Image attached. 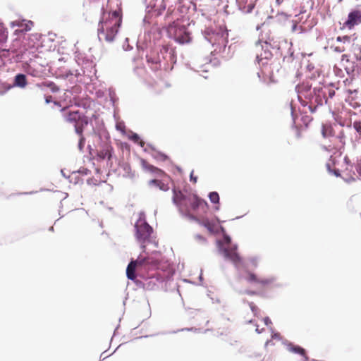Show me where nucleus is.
I'll return each instance as SVG.
<instances>
[{"mask_svg": "<svg viewBox=\"0 0 361 361\" xmlns=\"http://www.w3.org/2000/svg\"><path fill=\"white\" fill-rule=\"evenodd\" d=\"M291 23H292L291 31L293 32L297 31L298 30H300V33H302L304 32L302 28L297 25L295 20H291Z\"/></svg>", "mask_w": 361, "mask_h": 361, "instance_id": "3c124183", "label": "nucleus"}, {"mask_svg": "<svg viewBox=\"0 0 361 361\" xmlns=\"http://www.w3.org/2000/svg\"><path fill=\"white\" fill-rule=\"evenodd\" d=\"M257 259V257H251L249 259L250 263L255 268L257 267L258 266Z\"/></svg>", "mask_w": 361, "mask_h": 361, "instance_id": "338daca9", "label": "nucleus"}, {"mask_svg": "<svg viewBox=\"0 0 361 361\" xmlns=\"http://www.w3.org/2000/svg\"><path fill=\"white\" fill-rule=\"evenodd\" d=\"M249 307L253 315L257 318H259L261 312L260 309L254 302L249 303Z\"/></svg>", "mask_w": 361, "mask_h": 361, "instance_id": "c9c22d12", "label": "nucleus"}, {"mask_svg": "<svg viewBox=\"0 0 361 361\" xmlns=\"http://www.w3.org/2000/svg\"><path fill=\"white\" fill-rule=\"evenodd\" d=\"M168 259L165 258L160 251L154 250L149 255L143 256L140 253L136 259L130 258L126 270V276L128 280L135 279V268L139 271H147L158 269H163L166 267Z\"/></svg>", "mask_w": 361, "mask_h": 361, "instance_id": "f03ea898", "label": "nucleus"}, {"mask_svg": "<svg viewBox=\"0 0 361 361\" xmlns=\"http://www.w3.org/2000/svg\"><path fill=\"white\" fill-rule=\"evenodd\" d=\"M355 34L353 35H343V36H338L336 37V42H342V43H349L351 40L352 37L355 36Z\"/></svg>", "mask_w": 361, "mask_h": 361, "instance_id": "58836bf2", "label": "nucleus"}, {"mask_svg": "<svg viewBox=\"0 0 361 361\" xmlns=\"http://www.w3.org/2000/svg\"><path fill=\"white\" fill-rule=\"evenodd\" d=\"M110 101L113 107L115 109L116 105L118 104V98L116 95H110Z\"/></svg>", "mask_w": 361, "mask_h": 361, "instance_id": "e2e57ef3", "label": "nucleus"}, {"mask_svg": "<svg viewBox=\"0 0 361 361\" xmlns=\"http://www.w3.org/2000/svg\"><path fill=\"white\" fill-rule=\"evenodd\" d=\"M195 238L196 240H199L200 242H201V243H202L204 244L207 243V238L204 235H202L201 234H199V233L196 234L195 235Z\"/></svg>", "mask_w": 361, "mask_h": 361, "instance_id": "4d7b16f0", "label": "nucleus"}, {"mask_svg": "<svg viewBox=\"0 0 361 361\" xmlns=\"http://www.w3.org/2000/svg\"><path fill=\"white\" fill-rule=\"evenodd\" d=\"M290 17H291V15H289L283 11H281L277 13L276 16L274 17V19L275 18L279 23L283 24L286 22Z\"/></svg>", "mask_w": 361, "mask_h": 361, "instance_id": "bb28decb", "label": "nucleus"}, {"mask_svg": "<svg viewBox=\"0 0 361 361\" xmlns=\"http://www.w3.org/2000/svg\"><path fill=\"white\" fill-rule=\"evenodd\" d=\"M215 245L216 247V250L218 253L221 255L225 260H231V257L228 253V250L226 247L223 246L221 241L219 239H216Z\"/></svg>", "mask_w": 361, "mask_h": 361, "instance_id": "aec40b11", "label": "nucleus"}, {"mask_svg": "<svg viewBox=\"0 0 361 361\" xmlns=\"http://www.w3.org/2000/svg\"><path fill=\"white\" fill-rule=\"evenodd\" d=\"M243 293L246 295H251V296L257 295V296H260V297H264V295H265L264 292L257 291V290H250V289L244 290Z\"/></svg>", "mask_w": 361, "mask_h": 361, "instance_id": "4c0bfd02", "label": "nucleus"}, {"mask_svg": "<svg viewBox=\"0 0 361 361\" xmlns=\"http://www.w3.org/2000/svg\"><path fill=\"white\" fill-rule=\"evenodd\" d=\"M82 128H85V127H86L87 126H88L89 124H91L92 126V120L89 117H85L82 121Z\"/></svg>", "mask_w": 361, "mask_h": 361, "instance_id": "680f3d73", "label": "nucleus"}, {"mask_svg": "<svg viewBox=\"0 0 361 361\" xmlns=\"http://www.w3.org/2000/svg\"><path fill=\"white\" fill-rule=\"evenodd\" d=\"M121 24V17L118 11L113 10L106 13L102 9L97 29L99 39L101 41L104 37L106 42H113L119 32Z\"/></svg>", "mask_w": 361, "mask_h": 361, "instance_id": "7ed1b4c3", "label": "nucleus"}, {"mask_svg": "<svg viewBox=\"0 0 361 361\" xmlns=\"http://www.w3.org/2000/svg\"><path fill=\"white\" fill-rule=\"evenodd\" d=\"M75 60L79 66L87 63V59H86V57L83 56V55L80 54L78 51H76L75 52Z\"/></svg>", "mask_w": 361, "mask_h": 361, "instance_id": "473e14b6", "label": "nucleus"}, {"mask_svg": "<svg viewBox=\"0 0 361 361\" xmlns=\"http://www.w3.org/2000/svg\"><path fill=\"white\" fill-rule=\"evenodd\" d=\"M164 32L167 33L169 38L181 45L190 44L192 39L191 32L184 25H179L173 32L163 30Z\"/></svg>", "mask_w": 361, "mask_h": 361, "instance_id": "423d86ee", "label": "nucleus"}, {"mask_svg": "<svg viewBox=\"0 0 361 361\" xmlns=\"http://www.w3.org/2000/svg\"><path fill=\"white\" fill-rule=\"evenodd\" d=\"M62 78H64V79H69V81L71 82V83H74L75 82V77H73V71L72 70H71V69L66 70L62 73Z\"/></svg>", "mask_w": 361, "mask_h": 361, "instance_id": "72a5a7b5", "label": "nucleus"}, {"mask_svg": "<svg viewBox=\"0 0 361 361\" xmlns=\"http://www.w3.org/2000/svg\"><path fill=\"white\" fill-rule=\"evenodd\" d=\"M190 181L192 183H196L198 180V176L194 175V170H192L189 176Z\"/></svg>", "mask_w": 361, "mask_h": 361, "instance_id": "052dcab7", "label": "nucleus"}, {"mask_svg": "<svg viewBox=\"0 0 361 361\" xmlns=\"http://www.w3.org/2000/svg\"><path fill=\"white\" fill-rule=\"evenodd\" d=\"M151 155L157 161H166L169 159V157L166 153L159 149H156V151L151 153Z\"/></svg>", "mask_w": 361, "mask_h": 361, "instance_id": "a878e982", "label": "nucleus"}, {"mask_svg": "<svg viewBox=\"0 0 361 361\" xmlns=\"http://www.w3.org/2000/svg\"><path fill=\"white\" fill-rule=\"evenodd\" d=\"M160 190L166 192L170 189L169 183H166L162 180H159L158 187Z\"/></svg>", "mask_w": 361, "mask_h": 361, "instance_id": "a18cd8bd", "label": "nucleus"}, {"mask_svg": "<svg viewBox=\"0 0 361 361\" xmlns=\"http://www.w3.org/2000/svg\"><path fill=\"white\" fill-rule=\"evenodd\" d=\"M128 138L129 140L132 141L135 144L138 145L141 147H142V150L145 152H149L147 147H145V141L143 140L142 137L137 133L133 132L132 130H130Z\"/></svg>", "mask_w": 361, "mask_h": 361, "instance_id": "6ab92c4d", "label": "nucleus"}, {"mask_svg": "<svg viewBox=\"0 0 361 361\" xmlns=\"http://www.w3.org/2000/svg\"><path fill=\"white\" fill-rule=\"evenodd\" d=\"M257 0H236L238 9L245 13H250L256 6Z\"/></svg>", "mask_w": 361, "mask_h": 361, "instance_id": "dca6fc26", "label": "nucleus"}, {"mask_svg": "<svg viewBox=\"0 0 361 361\" xmlns=\"http://www.w3.org/2000/svg\"><path fill=\"white\" fill-rule=\"evenodd\" d=\"M134 230V236L136 241L140 244V247L142 250V253H145V255H148L147 252V243H152V234L154 233H145L141 232L140 229L137 227V225L133 226Z\"/></svg>", "mask_w": 361, "mask_h": 361, "instance_id": "1a4fd4ad", "label": "nucleus"}, {"mask_svg": "<svg viewBox=\"0 0 361 361\" xmlns=\"http://www.w3.org/2000/svg\"><path fill=\"white\" fill-rule=\"evenodd\" d=\"M262 321H263L264 325L267 326H269L270 325L272 324V322H271L270 317H268V316L264 317L262 319Z\"/></svg>", "mask_w": 361, "mask_h": 361, "instance_id": "69168bd1", "label": "nucleus"}, {"mask_svg": "<svg viewBox=\"0 0 361 361\" xmlns=\"http://www.w3.org/2000/svg\"><path fill=\"white\" fill-rule=\"evenodd\" d=\"M85 145V137L84 136H80L78 140V148L80 152H83L84 147Z\"/></svg>", "mask_w": 361, "mask_h": 361, "instance_id": "49530a36", "label": "nucleus"}, {"mask_svg": "<svg viewBox=\"0 0 361 361\" xmlns=\"http://www.w3.org/2000/svg\"><path fill=\"white\" fill-rule=\"evenodd\" d=\"M178 192L180 200L183 201V203L178 201V202L181 205L184 211L190 213V210L197 211L201 209L203 212H205L209 209V205L207 201L200 197L197 194L195 193L190 197L189 195L182 194L180 190Z\"/></svg>", "mask_w": 361, "mask_h": 361, "instance_id": "39448f33", "label": "nucleus"}, {"mask_svg": "<svg viewBox=\"0 0 361 361\" xmlns=\"http://www.w3.org/2000/svg\"><path fill=\"white\" fill-rule=\"evenodd\" d=\"M269 330L271 331V339H275V340H277V341H281V342L283 341V340H286L285 338H283L281 336V334L279 331H276L272 327H269Z\"/></svg>", "mask_w": 361, "mask_h": 361, "instance_id": "f704fd0d", "label": "nucleus"}, {"mask_svg": "<svg viewBox=\"0 0 361 361\" xmlns=\"http://www.w3.org/2000/svg\"><path fill=\"white\" fill-rule=\"evenodd\" d=\"M289 44H290V47L288 48V56L289 58H290V62H292L294 59H295V56H294V49L293 48V44L292 42H289Z\"/></svg>", "mask_w": 361, "mask_h": 361, "instance_id": "09e8293b", "label": "nucleus"}, {"mask_svg": "<svg viewBox=\"0 0 361 361\" xmlns=\"http://www.w3.org/2000/svg\"><path fill=\"white\" fill-rule=\"evenodd\" d=\"M92 134L98 137L99 141L110 138V135L104 126L103 121H97L96 127L92 126Z\"/></svg>", "mask_w": 361, "mask_h": 361, "instance_id": "4468645a", "label": "nucleus"}, {"mask_svg": "<svg viewBox=\"0 0 361 361\" xmlns=\"http://www.w3.org/2000/svg\"><path fill=\"white\" fill-rule=\"evenodd\" d=\"M311 90H312V93L316 96V97L317 99H319L318 106H323L324 100V103L327 104L328 101L325 98V93L323 92V90L322 87H313L312 89L311 88Z\"/></svg>", "mask_w": 361, "mask_h": 361, "instance_id": "4be33fe9", "label": "nucleus"}, {"mask_svg": "<svg viewBox=\"0 0 361 361\" xmlns=\"http://www.w3.org/2000/svg\"><path fill=\"white\" fill-rule=\"evenodd\" d=\"M308 106V109H309V111L312 113V114H314L317 112L318 108L320 106H318V103H316V104H314V103H310L308 104L307 105Z\"/></svg>", "mask_w": 361, "mask_h": 361, "instance_id": "8fccbe9b", "label": "nucleus"}, {"mask_svg": "<svg viewBox=\"0 0 361 361\" xmlns=\"http://www.w3.org/2000/svg\"><path fill=\"white\" fill-rule=\"evenodd\" d=\"M47 86L53 93H56L60 90L59 87L52 81H47Z\"/></svg>", "mask_w": 361, "mask_h": 361, "instance_id": "ea45409f", "label": "nucleus"}, {"mask_svg": "<svg viewBox=\"0 0 361 361\" xmlns=\"http://www.w3.org/2000/svg\"><path fill=\"white\" fill-rule=\"evenodd\" d=\"M199 329L195 328V327H185V328H183V329H178L177 331H173L172 333L173 334H176L177 332H179V331H197Z\"/></svg>", "mask_w": 361, "mask_h": 361, "instance_id": "603ef678", "label": "nucleus"}, {"mask_svg": "<svg viewBox=\"0 0 361 361\" xmlns=\"http://www.w3.org/2000/svg\"><path fill=\"white\" fill-rule=\"evenodd\" d=\"M360 23L361 9L355 8L349 11L347 18L343 23V27H341V29L343 30L344 27H345L348 30H353L355 26L360 25Z\"/></svg>", "mask_w": 361, "mask_h": 361, "instance_id": "9d476101", "label": "nucleus"}, {"mask_svg": "<svg viewBox=\"0 0 361 361\" xmlns=\"http://www.w3.org/2000/svg\"><path fill=\"white\" fill-rule=\"evenodd\" d=\"M265 45L268 46L270 49L275 51L276 55L282 56L281 45L279 42L275 41L273 38L269 37L267 40L264 42Z\"/></svg>", "mask_w": 361, "mask_h": 361, "instance_id": "b1692460", "label": "nucleus"}, {"mask_svg": "<svg viewBox=\"0 0 361 361\" xmlns=\"http://www.w3.org/2000/svg\"><path fill=\"white\" fill-rule=\"evenodd\" d=\"M24 25H21L20 27V31H23V32H27L30 31L32 29V27L33 26L34 23L32 20H24Z\"/></svg>", "mask_w": 361, "mask_h": 361, "instance_id": "e433bc0d", "label": "nucleus"}, {"mask_svg": "<svg viewBox=\"0 0 361 361\" xmlns=\"http://www.w3.org/2000/svg\"><path fill=\"white\" fill-rule=\"evenodd\" d=\"M166 277L162 274L148 275L140 274V279L135 276V280H131L135 284L146 290H157L166 285Z\"/></svg>", "mask_w": 361, "mask_h": 361, "instance_id": "20e7f679", "label": "nucleus"}, {"mask_svg": "<svg viewBox=\"0 0 361 361\" xmlns=\"http://www.w3.org/2000/svg\"><path fill=\"white\" fill-rule=\"evenodd\" d=\"M27 84L28 81L27 75L23 73H18L13 78V83L11 85L5 87L3 91H0V95H4L11 88L18 87L20 89H24L27 87Z\"/></svg>", "mask_w": 361, "mask_h": 361, "instance_id": "f8f14e48", "label": "nucleus"}, {"mask_svg": "<svg viewBox=\"0 0 361 361\" xmlns=\"http://www.w3.org/2000/svg\"><path fill=\"white\" fill-rule=\"evenodd\" d=\"M119 165L126 173L125 174H123V177L129 178L130 179H133L135 177V172L132 171L130 164L126 162H122Z\"/></svg>", "mask_w": 361, "mask_h": 361, "instance_id": "393cba45", "label": "nucleus"}, {"mask_svg": "<svg viewBox=\"0 0 361 361\" xmlns=\"http://www.w3.org/2000/svg\"><path fill=\"white\" fill-rule=\"evenodd\" d=\"M207 197L210 202L213 204H216V203L220 202L219 194L216 191L209 192Z\"/></svg>", "mask_w": 361, "mask_h": 361, "instance_id": "c756f323", "label": "nucleus"}, {"mask_svg": "<svg viewBox=\"0 0 361 361\" xmlns=\"http://www.w3.org/2000/svg\"><path fill=\"white\" fill-rule=\"evenodd\" d=\"M223 239H224V243L226 244H230L232 242V238L228 233L223 235Z\"/></svg>", "mask_w": 361, "mask_h": 361, "instance_id": "0e129e2a", "label": "nucleus"}, {"mask_svg": "<svg viewBox=\"0 0 361 361\" xmlns=\"http://www.w3.org/2000/svg\"><path fill=\"white\" fill-rule=\"evenodd\" d=\"M137 225L141 232L145 233H154L153 227L147 222L146 214L144 211H140L138 214V219L135 223L134 226Z\"/></svg>", "mask_w": 361, "mask_h": 361, "instance_id": "ddd939ff", "label": "nucleus"}, {"mask_svg": "<svg viewBox=\"0 0 361 361\" xmlns=\"http://www.w3.org/2000/svg\"><path fill=\"white\" fill-rule=\"evenodd\" d=\"M277 277L276 276H270L266 278H259V285L262 287L267 288L270 286L271 285L273 287L276 288H281L284 286V284L282 283H277Z\"/></svg>", "mask_w": 361, "mask_h": 361, "instance_id": "a211bd4d", "label": "nucleus"}, {"mask_svg": "<svg viewBox=\"0 0 361 361\" xmlns=\"http://www.w3.org/2000/svg\"><path fill=\"white\" fill-rule=\"evenodd\" d=\"M64 118H65L66 121H67L70 123H73L75 121L74 117L71 114H64Z\"/></svg>", "mask_w": 361, "mask_h": 361, "instance_id": "6e6d98bb", "label": "nucleus"}, {"mask_svg": "<svg viewBox=\"0 0 361 361\" xmlns=\"http://www.w3.org/2000/svg\"><path fill=\"white\" fill-rule=\"evenodd\" d=\"M305 99L308 101L309 103H318L319 99L316 97V96L312 93L311 90V87H309L305 90Z\"/></svg>", "mask_w": 361, "mask_h": 361, "instance_id": "cd10ccee", "label": "nucleus"}, {"mask_svg": "<svg viewBox=\"0 0 361 361\" xmlns=\"http://www.w3.org/2000/svg\"><path fill=\"white\" fill-rule=\"evenodd\" d=\"M99 145L102 159H106L107 165H110V166H111L113 159H116V157L115 156L114 149L111 145L110 138L99 141Z\"/></svg>", "mask_w": 361, "mask_h": 361, "instance_id": "6e6552de", "label": "nucleus"}, {"mask_svg": "<svg viewBox=\"0 0 361 361\" xmlns=\"http://www.w3.org/2000/svg\"><path fill=\"white\" fill-rule=\"evenodd\" d=\"M230 261L233 262L234 267L237 269H238L240 267H241L243 270H244L245 268H248L247 265L245 262L243 257L240 256L238 252L233 254V257Z\"/></svg>", "mask_w": 361, "mask_h": 361, "instance_id": "412c9836", "label": "nucleus"}, {"mask_svg": "<svg viewBox=\"0 0 361 361\" xmlns=\"http://www.w3.org/2000/svg\"><path fill=\"white\" fill-rule=\"evenodd\" d=\"M122 48L124 51H128L133 49V46L129 44V38L126 37L123 43Z\"/></svg>", "mask_w": 361, "mask_h": 361, "instance_id": "de8ad7c7", "label": "nucleus"}, {"mask_svg": "<svg viewBox=\"0 0 361 361\" xmlns=\"http://www.w3.org/2000/svg\"><path fill=\"white\" fill-rule=\"evenodd\" d=\"M87 184L89 185H98L97 180L94 177H90L86 180Z\"/></svg>", "mask_w": 361, "mask_h": 361, "instance_id": "bf43d9fd", "label": "nucleus"}, {"mask_svg": "<svg viewBox=\"0 0 361 361\" xmlns=\"http://www.w3.org/2000/svg\"><path fill=\"white\" fill-rule=\"evenodd\" d=\"M353 128L360 135V137L358 139L361 138V121H355L354 123H353Z\"/></svg>", "mask_w": 361, "mask_h": 361, "instance_id": "79ce46f5", "label": "nucleus"}, {"mask_svg": "<svg viewBox=\"0 0 361 361\" xmlns=\"http://www.w3.org/2000/svg\"><path fill=\"white\" fill-rule=\"evenodd\" d=\"M83 181V179L78 176H76L72 180H70V182L73 183L74 185L82 184Z\"/></svg>", "mask_w": 361, "mask_h": 361, "instance_id": "5fc2aeb1", "label": "nucleus"}, {"mask_svg": "<svg viewBox=\"0 0 361 361\" xmlns=\"http://www.w3.org/2000/svg\"><path fill=\"white\" fill-rule=\"evenodd\" d=\"M271 19H274V16H268V17L267 18L266 20L261 23V24H258L257 26H256V30L259 31V30L262 29V27L266 25V24H268L269 23V20H271Z\"/></svg>", "mask_w": 361, "mask_h": 361, "instance_id": "864d4df0", "label": "nucleus"}, {"mask_svg": "<svg viewBox=\"0 0 361 361\" xmlns=\"http://www.w3.org/2000/svg\"><path fill=\"white\" fill-rule=\"evenodd\" d=\"M282 344L286 346V349L291 353L298 355L302 357V361H310L307 355V350L302 346L295 344L288 340H283Z\"/></svg>", "mask_w": 361, "mask_h": 361, "instance_id": "9b49d317", "label": "nucleus"}, {"mask_svg": "<svg viewBox=\"0 0 361 361\" xmlns=\"http://www.w3.org/2000/svg\"><path fill=\"white\" fill-rule=\"evenodd\" d=\"M290 114H291V117H292V119H293V123H292L291 127H292V128L296 130V137L297 138H300L301 137V132H300V130L296 126L295 120V117H294V114H293V111H291Z\"/></svg>", "mask_w": 361, "mask_h": 361, "instance_id": "37998d69", "label": "nucleus"}, {"mask_svg": "<svg viewBox=\"0 0 361 361\" xmlns=\"http://www.w3.org/2000/svg\"><path fill=\"white\" fill-rule=\"evenodd\" d=\"M8 39V31L7 28L4 27L3 24L0 25V42L4 43Z\"/></svg>", "mask_w": 361, "mask_h": 361, "instance_id": "2f4dec72", "label": "nucleus"}, {"mask_svg": "<svg viewBox=\"0 0 361 361\" xmlns=\"http://www.w3.org/2000/svg\"><path fill=\"white\" fill-rule=\"evenodd\" d=\"M172 192H173V196L171 198L172 203L174 206H176L179 214L180 215V216L182 218L188 219L190 221L195 222V223L198 224L200 226H201L205 228H206V227H208L209 225H210V223L208 222V220H207V222H205L204 221L199 219L197 217L192 215V214L184 211L183 207H181V205L178 202V200H176V190L173 188Z\"/></svg>", "mask_w": 361, "mask_h": 361, "instance_id": "0eeeda50", "label": "nucleus"}, {"mask_svg": "<svg viewBox=\"0 0 361 361\" xmlns=\"http://www.w3.org/2000/svg\"><path fill=\"white\" fill-rule=\"evenodd\" d=\"M169 0H145V16L142 20L145 27V39L149 40L145 44L136 43L139 54L143 55L146 51L147 62L154 71L164 69L167 72L173 70L177 61L176 49L170 44L163 43L160 38L163 30H160L157 23L151 19L163 14L167 7Z\"/></svg>", "mask_w": 361, "mask_h": 361, "instance_id": "f257e3e1", "label": "nucleus"}, {"mask_svg": "<svg viewBox=\"0 0 361 361\" xmlns=\"http://www.w3.org/2000/svg\"><path fill=\"white\" fill-rule=\"evenodd\" d=\"M269 48V47L267 45L265 47L263 45H262V49L263 51V53L261 54V57H259V56H257V57L255 59V61L257 63H258L259 65H260L261 61H263V60L269 61L273 57L274 54L270 51V49Z\"/></svg>", "mask_w": 361, "mask_h": 361, "instance_id": "5701e85b", "label": "nucleus"}, {"mask_svg": "<svg viewBox=\"0 0 361 361\" xmlns=\"http://www.w3.org/2000/svg\"><path fill=\"white\" fill-rule=\"evenodd\" d=\"M326 171H328V173L332 176H334L336 178H342L341 176V171L340 169H332L331 166H330V164L329 163H326Z\"/></svg>", "mask_w": 361, "mask_h": 361, "instance_id": "7c9ffc66", "label": "nucleus"}, {"mask_svg": "<svg viewBox=\"0 0 361 361\" xmlns=\"http://www.w3.org/2000/svg\"><path fill=\"white\" fill-rule=\"evenodd\" d=\"M212 32H213V30L212 29L209 30V29H208L207 27L204 30H202V34L204 38L207 42L211 43L212 46H214V44H213L214 36L212 35Z\"/></svg>", "mask_w": 361, "mask_h": 361, "instance_id": "c85d7f7f", "label": "nucleus"}, {"mask_svg": "<svg viewBox=\"0 0 361 361\" xmlns=\"http://www.w3.org/2000/svg\"><path fill=\"white\" fill-rule=\"evenodd\" d=\"M158 184H159V180H157L154 178L150 179L148 181V185L149 186H153V187L157 188L158 187Z\"/></svg>", "mask_w": 361, "mask_h": 361, "instance_id": "774afa93", "label": "nucleus"}, {"mask_svg": "<svg viewBox=\"0 0 361 361\" xmlns=\"http://www.w3.org/2000/svg\"><path fill=\"white\" fill-rule=\"evenodd\" d=\"M330 112L332 114V116L334 118V120L337 123L338 125H339L341 127H345V123L343 121L342 117L341 116L335 115L334 111L330 109Z\"/></svg>", "mask_w": 361, "mask_h": 361, "instance_id": "a19ab883", "label": "nucleus"}, {"mask_svg": "<svg viewBox=\"0 0 361 361\" xmlns=\"http://www.w3.org/2000/svg\"><path fill=\"white\" fill-rule=\"evenodd\" d=\"M239 277L244 278L249 283L259 285L260 277H259L256 273L250 271L248 268L244 269V270L242 271V273L239 274Z\"/></svg>", "mask_w": 361, "mask_h": 361, "instance_id": "f3484780", "label": "nucleus"}, {"mask_svg": "<svg viewBox=\"0 0 361 361\" xmlns=\"http://www.w3.org/2000/svg\"><path fill=\"white\" fill-rule=\"evenodd\" d=\"M74 130H75V133L79 135V137L80 136H84L82 135V133H83V130H84V128L82 127H78L77 125H74Z\"/></svg>", "mask_w": 361, "mask_h": 361, "instance_id": "13d9d810", "label": "nucleus"}, {"mask_svg": "<svg viewBox=\"0 0 361 361\" xmlns=\"http://www.w3.org/2000/svg\"><path fill=\"white\" fill-rule=\"evenodd\" d=\"M78 173L81 176H88L91 173V171L87 168L81 167L78 171H73V173Z\"/></svg>", "mask_w": 361, "mask_h": 361, "instance_id": "c03bdc74", "label": "nucleus"}, {"mask_svg": "<svg viewBox=\"0 0 361 361\" xmlns=\"http://www.w3.org/2000/svg\"><path fill=\"white\" fill-rule=\"evenodd\" d=\"M140 164L144 171L149 172L152 174H154L159 176H163L166 175V173L164 170L152 164H149L147 161V160L143 158H140Z\"/></svg>", "mask_w": 361, "mask_h": 361, "instance_id": "2eb2a0df", "label": "nucleus"}]
</instances>
